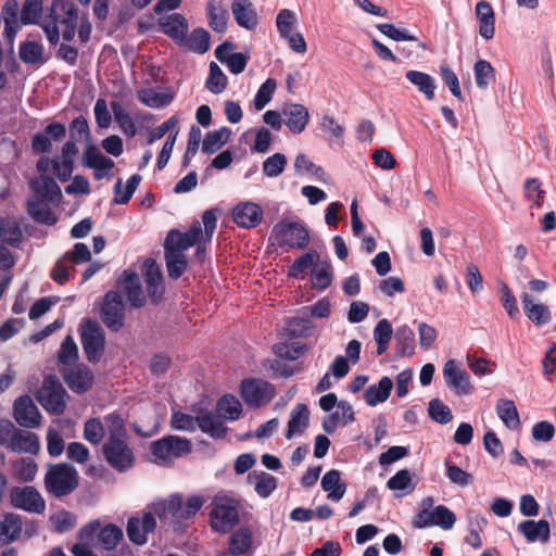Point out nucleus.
Segmentation results:
<instances>
[{"label":"nucleus","mask_w":556,"mask_h":556,"mask_svg":"<svg viewBox=\"0 0 556 556\" xmlns=\"http://www.w3.org/2000/svg\"><path fill=\"white\" fill-rule=\"evenodd\" d=\"M42 0H25L21 12L22 23L24 25L38 24L42 16Z\"/></svg>","instance_id":"56"},{"label":"nucleus","mask_w":556,"mask_h":556,"mask_svg":"<svg viewBox=\"0 0 556 556\" xmlns=\"http://www.w3.org/2000/svg\"><path fill=\"white\" fill-rule=\"evenodd\" d=\"M393 388V381L389 377H382L377 384H371L365 391V401L369 406H376L388 400Z\"/></svg>","instance_id":"39"},{"label":"nucleus","mask_w":556,"mask_h":556,"mask_svg":"<svg viewBox=\"0 0 556 556\" xmlns=\"http://www.w3.org/2000/svg\"><path fill=\"white\" fill-rule=\"evenodd\" d=\"M212 505V528L222 533L229 531L239 520L237 502L226 495H217Z\"/></svg>","instance_id":"6"},{"label":"nucleus","mask_w":556,"mask_h":556,"mask_svg":"<svg viewBox=\"0 0 556 556\" xmlns=\"http://www.w3.org/2000/svg\"><path fill=\"white\" fill-rule=\"evenodd\" d=\"M496 413L508 429L517 430L520 427V419L514 401L500 400L496 404Z\"/></svg>","instance_id":"47"},{"label":"nucleus","mask_w":556,"mask_h":556,"mask_svg":"<svg viewBox=\"0 0 556 556\" xmlns=\"http://www.w3.org/2000/svg\"><path fill=\"white\" fill-rule=\"evenodd\" d=\"M475 81L479 89L485 90L495 80V70L489 61L478 60L473 65Z\"/></svg>","instance_id":"53"},{"label":"nucleus","mask_w":556,"mask_h":556,"mask_svg":"<svg viewBox=\"0 0 556 556\" xmlns=\"http://www.w3.org/2000/svg\"><path fill=\"white\" fill-rule=\"evenodd\" d=\"M18 55L25 64L41 65L46 63L45 47L37 41H25L20 45Z\"/></svg>","instance_id":"40"},{"label":"nucleus","mask_w":556,"mask_h":556,"mask_svg":"<svg viewBox=\"0 0 556 556\" xmlns=\"http://www.w3.org/2000/svg\"><path fill=\"white\" fill-rule=\"evenodd\" d=\"M248 483L261 497H268L277 488V480L265 471H253L248 476Z\"/></svg>","instance_id":"35"},{"label":"nucleus","mask_w":556,"mask_h":556,"mask_svg":"<svg viewBox=\"0 0 556 556\" xmlns=\"http://www.w3.org/2000/svg\"><path fill=\"white\" fill-rule=\"evenodd\" d=\"M191 441L177 435H167L152 442L150 451L154 463L169 465L174 459L188 455L191 452Z\"/></svg>","instance_id":"4"},{"label":"nucleus","mask_w":556,"mask_h":556,"mask_svg":"<svg viewBox=\"0 0 556 556\" xmlns=\"http://www.w3.org/2000/svg\"><path fill=\"white\" fill-rule=\"evenodd\" d=\"M274 238L279 245H288L292 249H304L309 242V233L303 223L280 220L271 231Z\"/></svg>","instance_id":"5"},{"label":"nucleus","mask_w":556,"mask_h":556,"mask_svg":"<svg viewBox=\"0 0 556 556\" xmlns=\"http://www.w3.org/2000/svg\"><path fill=\"white\" fill-rule=\"evenodd\" d=\"M89 523H97L94 531V544L100 545L105 551H113L124 538L122 528L114 523L101 526L100 520H92Z\"/></svg>","instance_id":"24"},{"label":"nucleus","mask_w":556,"mask_h":556,"mask_svg":"<svg viewBox=\"0 0 556 556\" xmlns=\"http://www.w3.org/2000/svg\"><path fill=\"white\" fill-rule=\"evenodd\" d=\"M276 80L274 78H267L265 83L258 88L253 104L257 111L263 110L266 104L271 100L273 94L276 90Z\"/></svg>","instance_id":"64"},{"label":"nucleus","mask_w":556,"mask_h":556,"mask_svg":"<svg viewBox=\"0 0 556 556\" xmlns=\"http://www.w3.org/2000/svg\"><path fill=\"white\" fill-rule=\"evenodd\" d=\"M105 434V428L100 419L90 418L84 426V438L89 443L98 445L102 442Z\"/></svg>","instance_id":"60"},{"label":"nucleus","mask_w":556,"mask_h":556,"mask_svg":"<svg viewBox=\"0 0 556 556\" xmlns=\"http://www.w3.org/2000/svg\"><path fill=\"white\" fill-rule=\"evenodd\" d=\"M141 181V176L139 174H134L126 182L125 187H123L122 179H117L114 187V202L117 204H126L131 199L132 194L137 190L139 184Z\"/></svg>","instance_id":"49"},{"label":"nucleus","mask_w":556,"mask_h":556,"mask_svg":"<svg viewBox=\"0 0 556 556\" xmlns=\"http://www.w3.org/2000/svg\"><path fill=\"white\" fill-rule=\"evenodd\" d=\"M354 420L352 405L346 401H340L334 406L333 413L323 421V428L327 433H332L339 425L345 426Z\"/></svg>","instance_id":"27"},{"label":"nucleus","mask_w":556,"mask_h":556,"mask_svg":"<svg viewBox=\"0 0 556 556\" xmlns=\"http://www.w3.org/2000/svg\"><path fill=\"white\" fill-rule=\"evenodd\" d=\"M287 157L282 153H275L263 162V174L267 177H278L285 170Z\"/></svg>","instance_id":"63"},{"label":"nucleus","mask_w":556,"mask_h":556,"mask_svg":"<svg viewBox=\"0 0 556 556\" xmlns=\"http://www.w3.org/2000/svg\"><path fill=\"white\" fill-rule=\"evenodd\" d=\"M23 518L13 513H8L0 521V546L8 545L20 539L23 531Z\"/></svg>","instance_id":"30"},{"label":"nucleus","mask_w":556,"mask_h":556,"mask_svg":"<svg viewBox=\"0 0 556 556\" xmlns=\"http://www.w3.org/2000/svg\"><path fill=\"white\" fill-rule=\"evenodd\" d=\"M520 300L522 303V307L526 316L536 326L546 325L552 319V314L549 308L542 303H535L533 298L528 292H522L520 294Z\"/></svg>","instance_id":"26"},{"label":"nucleus","mask_w":556,"mask_h":556,"mask_svg":"<svg viewBox=\"0 0 556 556\" xmlns=\"http://www.w3.org/2000/svg\"><path fill=\"white\" fill-rule=\"evenodd\" d=\"M112 111L116 123L127 137H134L137 134L136 124L123 105L117 102L112 103Z\"/></svg>","instance_id":"55"},{"label":"nucleus","mask_w":556,"mask_h":556,"mask_svg":"<svg viewBox=\"0 0 556 556\" xmlns=\"http://www.w3.org/2000/svg\"><path fill=\"white\" fill-rule=\"evenodd\" d=\"M217 413L225 420H237L242 412L240 401L233 395H225L217 402Z\"/></svg>","instance_id":"50"},{"label":"nucleus","mask_w":556,"mask_h":556,"mask_svg":"<svg viewBox=\"0 0 556 556\" xmlns=\"http://www.w3.org/2000/svg\"><path fill=\"white\" fill-rule=\"evenodd\" d=\"M252 532L247 528H240L233 532L229 539V554L241 556L252 551Z\"/></svg>","instance_id":"38"},{"label":"nucleus","mask_w":556,"mask_h":556,"mask_svg":"<svg viewBox=\"0 0 556 556\" xmlns=\"http://www.w3.org/2000/svg\"><path fill=\"white\" fill-rule=\"evenodd\" d=\"M306 351V345L300 342H281L274 346V353L282 359L295 361Z\"/></svg>","instance_id":"57"},{"label":"nucleus","mask_w":556,"mask_h":556,"mask_svg":"<svg viewBox=\"0 0 556 556\" xmlns=\"http://www.w3.org/2000/svg\"><path fill=\"white\" fill-rule=\"evenodd\" d=\"M33 190L42 199L51 203H60L62 192L55 180L49 175H39L31 181Z\"/></svg>","instance_id":"31"},{"label":"nucleus","mask_w":556,"mask_h":556,"mask_svg":"<svg viewBox=\"0 0 556 556\" xmlns=\"http://www.w3.org/2000/svg\"><path fill=\"white\" fill-rule=\"evenodd\" d=\"M283 122L295 135L304 131L309 121L308 110L299 103H289L282 108Z\"/></svg>","instance_id":"22"},{"label":"nucleus","mask_w":556,"mask_h":556,"mask_svg":"<svg viewBox=\"0 0 556 556\" xmlns=\"http://www.w3.org/2000/svg\"><path fill=\"white\" fill-rule=\"evenodd\" d=\"M456 521L455 514L444 505H439L434 509H421L414 520V527L424 529L432 526H438L443 530L453 528Z\"/></svg>","instance_id":"13"},{"label":"nucleus","mask_w":556,"mask_h":556,"mask_svg":"<svg viewBox=\"0 0 556 556\" xmlns=\"http://www.w3.org/2000/svg\"><path fill=\"white\" fill-rule=\"evenodd\" d=\"M104 333L98 323L87 319L81 325V344L89 362L96 363L104 351Z\"/></svg>","instance_id":"10"},{"label":"nucleus","mask_w":556,"mask_h":556,"mask_svg":"<svg viewBox=\"0 0 556 556\" xmlns=\"http://www.w3.org/2000/svg\"><path fill=\"white\" fill-rule=\"evenodd\" d=\"M156 520L152 513H144L142 517H131L128 519L126 532L128 539L137 545L147 543V535L154 531Z\"/></svg>","instance_id":"18"},{"label":"nucleus","mask_w":556,"mask_h":556,"mask_svg":"<svg viewBox=\"0 0 556 556\" xmlns=\"http://www.w3.org/2000/svg\"><path fill=\"white\" fill-rule=\"evenodd\" d=\"M81 161L85 167L93 169L96 180L111 178L114 162L110 157L103 155L96 144L89 142L86 146Z\"/></svg>","instance_id":"14"},{"label":"nucleus","mask_w":556,"mask_h":556,"mask_svg":"<svg viewBox=\"0 0 556 556\" xmlns=\"http://www.w3.org/2000/svg\"><path fill=\"white\" fill-rule=\"evenodd\" d=\"M64 381L68 388L76 393L86 392L93 382V375L90 369L83 364L62 369Z\"/></svg>","instance_id":"20"},{"label":"nucleus","mask_w":556,"mask_h":556,"mask_svg":"<svg viewBox=\"0 0 556 556\" xmlns=\"http://www.w3.org/2000/svg\"><path fill=\"white\" fill-rule=\"evenodd\" d=\"M517 530L525 539L530 542L540 541L547 543L551 536L549 523L544 520L527 519L518 523Z\"/></svg>","instance_id":"25"},{"label":"nucleus","mask_w":556,"mask_h":556,"mask_svg":"<svg viewBox=\"0 0 556 556\" xmlns=\"http://www.w3.org/2000/svg\"><path fill=\"white\" fill-rule=\"evenodd\" d=\"M102 451L106 463L118 472H126L135 465V454L125 439L108 440Z\"/></svg>","instance_id":"8"},{"label":"nucleus","mask_w":556,"mask_h":556,"mask_svg":"<svg viewBox=\"0 0 556 556\" xmlns=\"http://www.w3.org/2000/svg\"><path fill=\"white\" fill-rule=\"evenodd\" d=\"M202 223L204 226V235L201 240L195 243V254L200 260H202L206 250V244L211 242L213 233L216 229L217 218L215 212L213 210L205 211L202 215Z\"/></svg>","instance_id":"48"},{"label":"nucleus","mask_w":556,"mask_h":556,"mask_svg":"<svg viewBox=\"0 0 556 556\" xmlns=\"http://www.w3.org/2000/svg\"><path fill=\"white\" fill-rule=\"evenodd\" d=\"M78 484L77 470L68 464L51 466L45 476V485L54 496H63L73 492Z\"/></svg>","instance_id":"3"},{"label":"nucleus","mask_w":556,"mask_h":556,"mask_svg":"<svg viewBox=\"0 0 556 556\" xmlns=\"http://www.w3.org/2000/svg\"><path fill=\"white\" fill-rule=\"evenodd\" d=\"M78 358V348L71 336H67L62 344L59 352V361L64 367H72L76 365Z\"/></svg>","instance_id":"59"},{"label":"nucleus","mask_w":556,"mask_h":556,"mask_svg":"<svg viewBox=\"0 0 556 556\" xmlns=\"http://www.w3.org/2000/svg\"><path fill=\"white\" fill-rule=\"evenodd\" d=\"M28 213L38 223L53 225L58 218L49 205L41 200H31L28 202Z\"/></svg>","instance_id":"52"},{"label":"nucleus","mask_w":556,"mask_h":556,"mask_svg":"<svg viewBox=\"0 0 556 556\" xmlns=\"http://www.w3.org/2000/svg\"><path fill=\"white\" fill-rule=\"evenodd\" d=\"M204 235L202 225L200 222H194L189 230L180 232L178 230H170L166 237L165 244L174 250L185 252L190 247L195 245Z\"/></svg>","instance_id":"17"},{"label":"nucleus","mask_w":556,"mask_h":556,"mask_svg":"<svg viewBox=\"0 0 556 556\" xmlns=\"http://www.w3.org/2000/svg\"><path fill=\"white\" fill-rule=\"evenodd\" d=\"M321 488L328 492V498L334 502L340 501L346 490L345 484L341 483L339 470L332 469L325 473L321 479Z\"/></svg>","instance_id":"42"},{"label":"nucleus","mask_w":556,"mask_h":556,"mask_svg":"<svg viewBox=\"0 0 556 556\" xmlns=\"http://www.w3.org/2000/svg\"><path fill=\"white\" fill-rule=\"evenodd\" d=\"M206 11L208 24L213 30L224 33L228 21V12L225 7L216 0H210L206 4Z\"/></svg>","instance_id":"44"},{"label":"nucleus","mask_w":556,"mask_h":556,"mask_svg":"<svg viewBox=\"0 0 556 556\" xmlns=\"http://www.w3.org/2000/svg\"><path fill=\"white\" fill-rule=\"evenodd\" d=\"M11 505L15 508L41 514L46 508V502L34 486H14L10 492Z\"/></svg>","instance_id":"12"},{"label":"nucleus","mask_w":556,"mask_h":556,"mask_svg":"<svg viewBox=\"0 0 556 556\" xmlns=\"http://www.w3.org/2000/svg\"><path fill=\"white\" fill-rule=\"evenodd\" d=\"M160 26L165 35L180 45L188 33L187 20L179 13H172L160 18Z\"/></svg>","instance_id":"29"},{"label":"nucleus","mask_w":556,"mask_h":556,"mask_svg":"<svg viewBox=\"0 0 556 556\" xmlns=\"http://www.w3.org/2000/svg\"><path fill=\"white\" fill-rule=\"evenodd\" d=\"M309 425V410L305 404H296L290 414L286 438L301 435Z\"/></svg>","instance_id":"33"},{"label":"nucleus","mask_w":556,"mask_h":556,"mask_svg":"<svg viewBox=\"0 0 556 556\" xmlns=\"http://www.w3.org/2000/svg\"><path fill=\"white\" fill-rule=\"evenodd\" d=\"M475 12L479 22V35L485 40L492 39L495 34V14L492 5L485 0L479 1Z\"/></svg>","instance_id":"28"},{"label":"nucleus","mask_w":556,"mask_h":556,"mask_svg":"<svg viewBox=\"0 0 556 556\" xmlns=\"http://www.w3.org/2000/svg\"><path fill=\"white\" fill-rule=\"evenodd\" d=\"M10 448L15 453L37 454L40 448V444L38 437L35 433L17 430L15 431Z\"/></svg>","instance_id":"37"},{"label":"nucleus","mask_w":556,"mask_h":556,"mask_svg":"<svg viewBox=\"0 0 556 556\" xmlns=\"http://www.w3.org/2000/svg\"><path fill=\"white\" fill-rule=\"evenodd\" d=\"M226 86H227L226 75L223 73V71L216 63L212 62L210 64V75L206 80V88L212 93L217 94V93L223 92L225 90Z\"/></svg>","instance_id":"61"},{"label":"nucleus","mask_w":556,"mask_h":556,"mask_svg":"<svg viewBox=\"0 0 556 556\" xmlns=\"http://www.w3.org/2000/svg\"><path fill=\"white\" fill-rule=\"evenodd\" d=\"M15 476L18 480L30 482L35 479L38 467L31 458H21L13 465Z\"/></svg>","instance_id":"62"},{"label":"nucleus","mask_w":556,"mask_h":556,"mask_svg":"<svg viewBox=\"0 0 556 556\" xmlns=\"http://www.w3.org/2000/svg\"><path fill=\"white\" fill-rule=\"evenodd\" d=\"M179 46L203 54L210 49V34L204 28H195L189 36L185 35Z\"/></svg>","instance_id":"43"},{"label":"nucleus","mask_w":556,"mask_h":556,"mask_svg":"<svg viewBox=\"0 0 556 556\" xmlns=\"http://www.w3.org/2000/svg\"><path fill=\"white\" fill-rule=\"evenodd\" d=\"M406 79L421 92L427 100L434 98L435 81L432 76L420 71H408L405 74Z\"/></svg>","instance_id":"41"},{"label":"nucleus","mask_w":556,"mask_h":556,"mask_svg":"<svg viewBox=\"0 0 556 556\" xmlns=\"http://www.w3.org/2000/svg\"><path fill=\"white\" fill-rule=\"evenodd\" d=\"M66 395V391L58 378L48 376L45 378L42 387L38 391L37 400L47 412L60 415L65 409Z\"/></svg>","instance_id":"7"},{"label":"nucleus","mask_w":556,"mask_h":556,"mask_svg":"<svg viewBox=\"0 0 556 556\" xmlns=\"http://www.w3.org/2000/svg\"><path fill=\"white\" fill-rule=\"evenodd\" d=\"M14 418L25 428H37L40 425L41 415L28 395L20 396L14 402Z\"/></svg>","instance_id":"19"},{"label":"nucleus","mask_w":556,"mask_h":556,"mask_svg":"<svg viewBox=\"0 0 556 556\" xmlns=\"http://www.w3.org/2000/svg\"><path fill=\"white\" fill-rule=\"evenodd\" d=\"M198 428L214 439L224 438L226 434L223 422L210 412L198 415Z\"/></svg>","instance_id":"46"},{"label":"nucleus","mask_w":556,"mask_h":556,"mask_svg":"<svg viewBox=\"0 0 556 556\" xmlns=\"http://www.w3.org/2000/svg\"><path fill=\"white\" fill-rule=\"evenodd\" d=\"M101 320L112 331H118L124 326L125 303L117 291H109L103 299Z\"/></svg>","instance_id":"11"},{"label":"nucleus","mask_w":556,"mask_h":556,"mask_svg":"<svg viewBox=\"0 0 556 556\" xmlns=\"http://www.w3.org/2000/svg\"><path fill=\"white\" fill-rule=\"evenodd\" d=\"M443 377L447 387L458 395H468L473 390L469 374L455 359H450L444 364Z\"/></svg>","instance_id":"15"},{"label":"nucleus","mask_w":556,"mask_h":556,"mask_svg":"<svg viewBox=\"0 0 556 556\" xmlns=\"http://www.w3.org/2000/svg\"><path fill=\"white\" fill-rule=\"evenodd\" d=\"M117 287L132 307L139 308L146 304V295L136 273L125 270L117 281Z\"/></svg>","instance_id":"16"},{"label":"nucleus","mask_w":556,"mask_h":556,"mask_svg":"<svg viewBox=\"0 0 556 556\" xmlns=\"http://www.w3.org/2000/svg\"><path fill=\"white\" fill-rule=\"evenodd\" d=\"M97 527V523H87L79 530L78 542L71 548L74 556H98L92 549L96 546L94 531Z\"/></svg>","instance_id":"34"},{"label":"nucleus","mask_w":556,"mask_h":556,"mask_svg":"<svg viewBox=\"0 0 556 556\" xmlns=\"http://www.w3.org/2000/svg\"><path fill=\"white\" fill-rule=\"evenodd\" d=\"M77 9L71 0H53L41 27L51 46L60 40L59 26H63L62 37L65 41L73 40L77 28Z\"/></svg>","instance_id":"1"},{"label":"nucleus","mask_w":556,"mask_h":556,"mask_svg":"<svg viewBox=\"0 0 556 556\" xmlns=\"http://www.w3.org/2000/svg\"><path fill=\"white\" fill-rule=\"evenodd\" d=\"M148 294L153 303L161 301L164 292L163 276L156 263L149 258L143 264Z\"/></svg>","instance_id":"23"},{"label":"nucleus","mask_w":556,"mask_h":556,"mask_svg":"<svg viewBox=\"0 0 556 556\" xmlns=\"http://www.w3.org/2000/svg\"><path fill=\"white\" fill-rule=\"evenodd\" d=\"M204 501L199 495L189 496L184 501L180 494H173L167 500L154 504V511L162 520L167 519H190L203 506Z\"/></svg>","instance_id":"2"},{"label":"nucleus","mask_w":556,"mask_h":556,"mask_svg":"<svg viewBox=\"0 0 556 556\" xmlns=\"http://www.w3.org/2000/svg\"><path fill=\"white\" fill-rule=\"evenodd\" d=\"M263 218V210L253 202H242L232 210V219L241 228H254Z\"/></svg>","instance_id":"21"},{"label":"nucleus","mask_w":556,"mask_h":556,"mask_svg":"<svg viewBox=\"0 0 556 556\" xmlns=\"http://www.w3.org/2000/svg\"><path fill=\"white\" fill-rule=\"evenodd\" d=\"M230 135L231 130L227 127L208 132L202 142V151L206 154L218 151L228 141Z\"/></svg>","instance_id":"51"},{"label":"nucleus","mask_w":556,"mask_h":556,"mask_svg":"<svg viewBox=\"0 0 556 556\" xmlns=\"http://www.w3.org/2000/svg\"><path fill=\"white\" fill-rule=\"evenodd\" d=\"M0 237L9 244H16L22 238V231L18 223L14 218H3L0 222Z\"/></svg>","instance_id":"58"},{"label":"nucleus","mask_w":556,"mask_h":556,"mask_svg":"<svg viewBox=\"0 0 556 556\" xmlns=\"http://www.w3.org/2000/svg\"><path fill=\"white\" fill-rule=\"evenodd\" d=\"M392 334L393 329L390 321L388 319L379 320L374 329V338L377 342L378 355H382L387 352Z\"/></svg>","instance_id":"54"},{"label":"nucleus","mask_w":556,"mask_h":556,"mask_svg":"<svg viewBox=\"0 0 556 556\" xmlns=\"http://www.w3.org/2000/svg\"><path fill=\"white\" fill-rule=\"evenodd\" d=\"M387 486L396 492V497H402L410 494L415 490L416 483L408 469H401L388 480Z\"/></svg>","instance_id":"36"},{"label":"nucleus","mask_w":556,"mask_h":556,"mask_svg":"<svg viewBox=\"0 0 556 556\" xmlns=\"http://www.w3.org/2000/svg\"><path fill=\"white\" fill-rule=\"evenodd\" d=\"M240 394L245 404L261 407L275 396L274 387L262 379H245L241 382Z\"/></svg>","instance_id":"9"},{"label":"nucleus","mask_w":556,"mask_h":556,"mask_svg":"<svg viewBox=\"0 0 556 556\" xmlns=\"http://www.w3.org/2000/svg\"><path fill=\"white\" fill-rule=\"evenodd\" d=\"M231 11L239 26L250 30L256 27L257 15L250 0H235Z\"/></svg>","instance_id":"32"},{"label":"nucleus","mask_w":556,"mask_h":556,"mask_svg":"<svg viewBox=\"0 0 556 556\" xmlns=\"http://www.w3.org/2000/svg\"><path fill=\"white\" fill-rule=\"evenodd\" d=\"M165 260L168 275L173 279H178L182 276L187 267V258L185 252L174 250L173 248L164 245Z\"/></svg>","instance_id":"45"}]
</instances>
